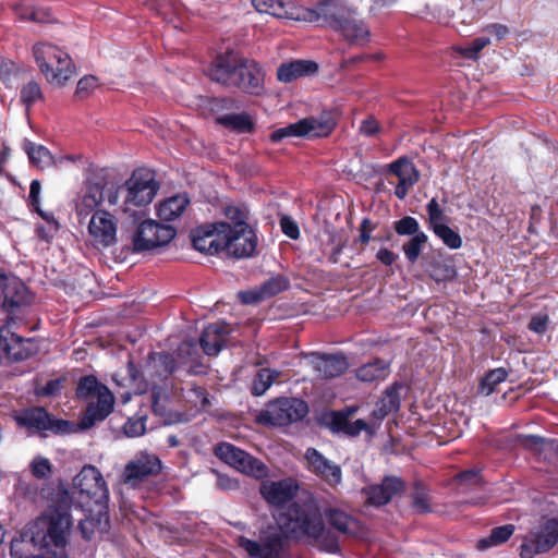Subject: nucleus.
Instances as JSON below:
<instances>
[{
    "mask_svg": "<svg viewBox=\"0 0 558 558\" xmlns=\"http://www.w3.org/2000/svg\"><path fill=\"white\" fill-rule=\"evenodd\" d=\"M207 74L221 85L235 87L254 95H258L263 89L265 75L256 61L241 58L232 52L216 57L210 63Z\"/></svg>",
    "mask_w": 558,
    "mask_h": 558,
    "instance_id": "f257e3e1",
    "label": "nucleus"
},
{
    "mask_svg": "<svg viewBox=\"0 0 558 558\" xmlns=\"http://www.w3.org/2000/svg\"><path fill=\"white\" fill-rule=\"evenodd\" d=\"M311 22H323L351 45L364 46L371 32L355 9L337 0H323L314 10L308 11Z\"/></svg>",
    "mask_w": 558,
    "mask_h": 558,
    "instance_id": "f03ea898",
    "label": "nucleus"
},
{
    "mask_svg": "<svg viewBox=\"0 0 558 558\" xmlns=\"http://www.w3.org/2000/svg\"><path fill=\"white\" fill-rule=\"evenodd\" d=\"M283 525L293 538H308L318 544L320 549L331 554L339 549L338 538L327 530L323 513L318 509L293 504Z\"/></svg>",
    "mask_w": 558,
    "mask_h": 558,
    "instance_id": "7ed1b4c3",
    "label": "nucleus"
},
{
    "mask_svg": "<svg viewBox=\"0 0 558 558\" xmlns=\"http://www.w3.org/2000/svg\"><path fill=\"white\" fill-rule=\"evenodd\" d=\"M70 496L64 492L59 498V505L49 509L40 522L46 525V532L33 533L31 542L43 548L65 549L72 526V517L68 507Z\"/></svg>",
    "mask_w": 558,
    "mask_h": 558,
    "instance_id": "20e7f679",
    "label": "nucleus"
},
{
    "mask_svg": "<svg viewBox=\"0 0 558 558\" xmlns=\"http://www.w3.org/2000/svg\"><path fill=\"white\" fill-rule=\"evenodd\" d=\"M33 56L46 81L57 87L75 74V66L70 54L50 43H37L33 47Z\"/></svg>",
    "mask_w": 558,
    "mask_h": 558,
    "instance_id": "39448f33",
    "label": "nucleus"
},
{
    "mask_svg": "<svg viewBox=\"0 0 558 558\" xmlns=\"http://www.w3.org/2000/svg\"><path fill=\"white\" fill-rule=\"evenodd\" d=\"M124 201L122 210L132 211L133 207H144L151 203L159 190L155 173L148 169L135 170L123 185Z\"/></svg>",
    "mask_w": 558,
    "mask_h": 558,
    "instance_id": "423d86ee",
    "label": "nucleus"
},
{
    "mask_svg": "<svg viewBox=\"0 0 558 558\" xmlns=\"http://www.w3.org/2000/svg\"><path fill=\"white\" fill-rule=\"evenodd\" d=\"M335 128V121L330 114L310 117L274 131L270 135L272 142H280L286 137H323L329 135Z\"/></svg>",
    "mask_w": 558,
    "mask_h": 558,
    "instance_id": "0eeeda50",
    "label": "nucleus"
},
{
    "mask_svg": "<svg viewBox=\"0 0 558 558\" xmlns=\"http://www.w3.org/2000/svg\"><path fill=\"white\" fill-rule=\"evenodd\" d=\"M219 231L223 232V250L235 258L251 257L257 246V236L247 223L231 227L227 222H219Z\"/></svg>",
    "mask_w": 558,
    "mask_h": 558,
    "instance_id": "6e6552de",
    "label": "nucleus"
},
{
    "mask_svg": "<svg viewBox=\"0 0 558 558\" xmlns=\"http://www.w3.org/2000/svg\"><path fill=\"white\" fill-rule=\"evenodd\" d=\"M235 543L247 558H284L282 555L284 541L276 529L264 531L258 539L238 536Z\"/></svg>",
    "mask_w": 558,
    "mask_h": 558,
    "instance_id": "1a4fd4ad",
    "label": "nucleus"
},
{
    "mask_svg": "<svg viewBox=\"0 0 558 558\" xmlns=\"http://www.w3.org/2000/svg\"><path fill=\"white\" fill-rule=\"evenodd\" d=\"M175 236V230L171 226L158 223L147 219L142 221L132 235L134 252L149 251L168 244Z\"/></svg>",
    "mask_w": 558,
    "mask_h": 558,
    "instance_id": "9d476101",
    "label": "nucleus"
},
{
    "mask_svg": "<svg viewBox=\"0 0 558 558\" xmlns=\"http://www.w3.org/2000/svg\"><path fill=\"white\" fill-rule=\"evenodd\" d=\"M214 452L217 458L244 474L258 478L265 476L267 473V469L262 461L232 444H218Z\"/></svg>",
    "mask_w": 558,
    "mask_h": 558,
    "instance_id": "9b49d317",
    "label": "nucleus"
},
{
    "mask_svg": "<svg viewBox=\"0 0 558 558\" xmlns=\"http://www.w3.org/2000/svg\"><path fill=\"white\" fill-rule=\"evenodd\" d=\"M73 487L95 505H107L109 489L101 472L92 464H86L73 480Z\"/></svg>",
    "mask_w": 558,
    "mask_h": 558,
    "instance_id": "f8f14e48",
    "label": "nucleus"
},
{
    "mask_svg": "<svg viewBox=\"0 0 558 558\" xmlns=\"http://www.w3.org/2000/svg\"><path fill=\"white\" fill-rule=\"evenodd\" d=\"M308 413L307 403L298 398H281L271 402L263 418L276 426H286L303 420Z\"/></svg>",
    "mask_w": 558,
    "mask_h": 558,
    "instance_id": "ddd939ff",
    "label": "nucleus"
},
{
    "mask_svg": "<svg viewBox=\"0 0 558 558\" xmlns=\"http://www.w3.org/2000/svg\"><path fill=\"white\" fill-rule=\"evenodd\" d=\"M87 230L94 247L107 248L117 243L118 220L106 210H96L90 216Z\"/></svg>",
    "mask_w": 558,
    "mask_h": 558,
    "instance_id": "4468645a",
    "label": "nucleus"
},
{
    "mask_svg": "<svg viewBox=\"0 0 558 558\" xmlns=\"http://www.w3.org/2000/svg\"><path fill=\"white\" fill-rule=\"evenodd\" d=\"M306 469L331 487L342 483V470L339 464L326 458L315 448H307L304 453Z\"/></svg>",
    "mask_w": 558,
    "mask_h": 558,
    "instance_id": "2eb2a0df",
    "label": "nucleus"
},
{
    "mask_svg": "<svg viewBox=\"0 0 558 558\" xmlns=\"http://www.w3.org/2000/svg\"><path fill=\"white\" fill-rule=\"evenodd\" d=\"M0 348L7 357L23 361L35 355L38 343L33 338H22L13 333L8 325L0 327Z\"/></svg>",
    "mask_w": 558,
    "mask_h": 558,
    "instance_id": "dca6fc26",
    "label": "nucleus"
},
{
    "mask_svg": "<svg viewBox=\"0 0 558 558\" xmlns=\"http://www.w3.org/2000/svg\"><path fill=\"white\" fill-rule=\"evenodd\" d=\"M160 469L161 463L157 456L141 453L125 465L123 483L135 488L149 476L157 474Z\"/></svg>",
    "mask_w": 558,
    "mask_h": 558,
    "instance_id": "f3484780",
    "label": "nucleus"
},
{
    "mask_svg": "<svg viewBox=\"0 0 558 558\" xmlns=\"http://www.w3.org/2000/svg\"><path fill=\"white\" fill-rule=\"evenodd\" d=\"M389 174L397 178L395 185V195L398 199L403 201L409 191L418 182L420 172L415 165L405 156L398 158L387 166Z\"/></svg>",
    "mask_w": 558,
    "mask_h": 558,
    "instance_id": "a211bd4d",
    "label": "nucleus"
},
{
    "mask_svg": "<svg viewBox=\"0 0 558 558\" xmlns=\"http://www.w3.org/2000/svg\"><path fill=\"white\" fill-rule=\"evenodd\" d=\"M16 422L36 430H51L56 434H63L69 430L70 424L64 420H53L44 408L35 407L23 411L16 416Z\"/></svg>",
    "mask_w": 558,
    "mask_h": 558,
    "instance_id": "6ab92c4d",
    "label": "nucleus"
},
{
    "mask_svg": "<svg viewBox=\"0 0 558 558\" xmlns=\"http://www.w3.org/2000/svg\"><path fill=\"white\" fill-rule=\"evenodd\" d=\"M31 301L25 283L14 275H0V305L13 311Z\"/></svg>",
    "mask_w": 558,
    "mask_h": 558,
    "instance_id": "aec40b11",
    "label": "nucleus"
},
{
    "mask_svg": "<svg viewBox=\"0 0 558 558\" xmlns=\"http://www.w3.org/2000/svg\"><path fill=\"white\" fill-rule=\"evenodd\" d=\"M311 366L316 373V376L322 379H329L343 374L349 364L343 354H325L312 352L305 356Z\"/></svg>",
    "mask_w": 558,
    "mask_h": 558,
    "instance_id": "412c9836",
    "label": "nucleus"
},
{
    "mask_svg": "<svg viewBox=\"0 0 558 558\" xmlns=\"http://www.w3.org/2000/svg\"><path fill=\"white\" fill-rule=\"evenodd\" d=\"M298 490L299 486L291 478L265 481L259 488L263 498L276 508L290 502L296 496Z\"/></svg>",
    "mask_w": 558,
    "mask_h": 558,
    "instance_id": "4be33fe9",
    "label": "nucleus"
},
{
    "mask_svg": "<svg viewBox=\"0 0 558 558\" xmlns=\"http://www.w3.org/2000/svg\"><path fill=\"white\" fill-rule=\"evenodd\" d=\"M174 368L175 360L170 353H150L144 369L147 386H157L160 381L166 380L174 372Z\"/></svg>",
    "mask_w": 558,
    "mask_h": 558,
    "instance_id": "5701e85b",
    "label": "nucleus"
},
{
    "mask_svg": "<svg viewBox=\"0 0 558 558\" xmlns=\"http://www.w3.org/2000/svg\"><path fill=\"white\" fill-rule=\"evenodd\" d=\"M403 482L396 476H387L380 484L365 487L363 493L366 496L367 504L372 506H384L388 504L393 496L402 492Z\"/></svg>",
    "mask_w": 558,
    "mask_h": 558,
    "instance_id": "b1692460",
    "label": "nucleus"
},
{
    "mask_svg": "<svg viewBox=\"0 0 558 558\" xmlns=\"http://www.w3.org/2000/svg\"><path fill=\"white\" fill-rule=\"evenodd\" d=\"M114 399L109 389L88 400V405L81 421L84 429L90 428L96 422L104 421L113 410Z\"/></svg>",
    "mask_w": 558,
    "mask_h": 558,
    "instance_id": "393cba45",
    "label": "nucleus"
},
{
    "mask_svg": "<svg viewBox=\"0 0 558 558\" xmlns=\"http://www.w3.org/2000/svg\"><path fill=\"white\" fill-rule=\"evenodd\" d=\"M219 228V222L207 227V229L197 228L192 235L193 247L210 255L223 250V232H220Z\"/></svg>",
    "mask_w": 558,
    "mask_h": 558,
    "instance_id": "a878e982",
    "label": "nucleus"
},
{
    "mask_svg": "<svg viewBox=\"0 0 558 558\" xmlns=\"http://www.w3.org/2000/svg\"><path fill=\"white\" fill-rule=\"evenodd\" d=\"M318 64L311 60H292L281 63L277 69V78L282 83H291L298 78L317 73Z\"/></svg>",
    "mask_w": 558,
    "mask_h": 558,
    "instance_id": "bb28decb",
    "label": "nucleus"
},
{
    "mask_svg": "<svg viewBox=\"0 0 558 558\" xmlns=\"http://www.w3.org/2000/svg\"><path fill=\"white\" fill-rule=\"evenodd\" d=\"M97 507L95 514L86 515L78 521V530L82 536L90 541L95 535L102 534L109 529V517L107 505H95Z\"/></svg>",
    "mask_w": 558,
    "mask_h": 558,
    "instance_id": "cd10ccee",
    "label": "nucleus"
},
{
    "mask_svg": "<svg viewBox=\"0 0 558 558\" xmlns=\"http://www.w3.org/2000/svg\"><path fill=\"white\" fill-rule=\"evenodd\" d=\"M228 340V330L222 324H211L204 328L199 343L205 354L217 355Z\"/></svg>",
    "mask_w": 558,
    "mask_h": 558,
    "instance_id": "c85d7f7f",
    "label": "nucleus"
},
{
    "mask_svg": "<svg viewBox=\"0 0 558 558\" xmlns=\"http://www.w3.org/2000/svg\"><path fill=\"white\" fill-rule=\"evenodd\" d=\"M105 201V185L101 182H90L86 191L76 204V214L80 218H86L98 210V206Z\"/></svg>",
    "mask_w": 558,
    "mask_h": 558,
    "instance_id": "c756f323",
    "label": "nucleus"
},
{
    "mask_svg": "<svg viewBox=\"0 0 558 558\" xmlns=\"http://www.w3.org/2000/svg\"><path fill=\"white\" fill-rule=\"evenodd\" d=\"M354 410L350 409L348 412H333L331 414L330 426L333 432L343 433L348 436H357L362 430L373 434L372 428L364 420L350 421L349 417L353 414Z\"/></svg>",
    "mask_w": 558,
    "mask_h": 558,
    "instance_id": "7c9ffc66",
    "label": "nucleus"
},
{
    "mask_svg": "<svg viewBox=\"0 0 558 558\" xmlns=\"http://www.w3.org/2000/svg\"><path fill=\"white\" fill-rule=\"evenodd\" d=\"M530 544L537 545L542 553L549 551L558 542V519L545 521L537 530L530 532Z\"/></svg>",
    "mask_w": 558,
    "mask_h": 558,
    "instance_id": "2f4dec72",
    "label": "nucleus"
},
{
    "mask_svg": "<svg viewBox=\"0 0 558 558\" xmlns=\"http://www.w3.org/2000/svg\"><path fill=\"white\" fill-rule=\"evenodd\" d=\"M323 514L329 525L343 535H355L360 530L359 521L343 510L326 508Z\"/></svg>",
    "mask_w": 558,
    "mask_h": 558,
    "instance_id": "473e14b6",
    "label": "nucleus"
},
{
    "mask_svg": "<svg viewBox=\"0 0 558 558\" xmlns=\"http://www.w3.org/2000/svg\"><path fill=\"white\" fill-rule=\"evenodd\" d=\"M190 204L186 194H178L165 199L158 207V217L163 221H172L179 218Z\"/></svg>",
    "mask_w": 558,
    "mask_h": 558,
    "instance_id": "72a5a7b5",
    "label": "nucleus"
},
{
    "mask_svg": "<svg viewBox=\"0 0 558 558\" xmlns=\"http://www.w3.org/2000/svg\"><path fill=\"white\" fill-rule=\"evenodd\" d=\"M389 374V364L380 359H375L356 369V378L361 381L372 383L383 380Z\"/></svg>",
    "mask_w": 558,
    "mask_h": 558,
    "instance_id": "f704fd0d",
    "label": "nucleus"
},
{
    "mask_svg": "<svg viewBox=\"0 0 558 558\" xmlns=\"http://www.w3.org/2000/svg\"><path fill=\"white\" fill-rule=\"evenodd\" d=\"M24 150L27 154L31 163L38 169L44 170L54 163L53 156L44 145L35 144L31 141H25Z\"/></svg>",
    "mask_w": 558,
    "mask_h": 558,
    "instance_id": "c9c22d12",
    "label": "nucleus"
},
{
    "mask_svg": "<svg viewBox=\"0 0 558 558\" xmlns=\"http://www.w3.org/2000/svg\"><path fill=\"white\" fill-rule=\"evenodd\" d=\"M513 532V524H506L494 527L487 537H484L478 541L477 547L478 549H487L489 547L501 545L512 536Z\"/></svg>",
    "mask_w": 558,
    "mask_h": 558,
    "instance_id": "e433bc0d",
    "label": "nucleus"
},
{
    "mask_svg": "<svg viewBox=\"0 0 558 558\" xmlns=\"http://www.w3.org/2000/svg\"><path fill=\"white\" fill-rule=\"evenodd\" d=\"M508 372L504 367L495 368L488 372L480 381L477 391L482 396H490L496 386L507 379Z\"/></svg>",
    "mask_w": 558,
    "mask_h": 558,
    "instance_id": "4c0bfd02",
    "label": "nucleus"
},
{
    "mask_svg": "<svg viewBox=\"0 0 558 558\" xmlns=\"http://www.w3.org/2000/svg\"><path fill=\"white\" fill-rule=\"evenodd\" d=\"M12 8L23 20H29L37 23H49L52 21L51 13L47 9L24 8L20 1L12 3Z\"/></svg>",
    "mask_w": 558,
    "mask_h": 558,
    "instance_id": "58836bf2",
    "label": "nucleus"
},
{
    "mask_svg": "<svg viewBox=\"0 0 558 558\" xmlns=\"http://www.w3.org/2000/svg\"><path fill=\"white\" fill-rule=\"evenodd\" d=\"M278 375V372L269 368L259 369L252 384V395L256 397L263 396L275 383Z\"/></svg>",
    "mask_w": 558,
    "mask_h": 558,
    "instance_id": "ea45409f",
    "label": "nucleus"
},
{
    "mask_svg": "<svg viewBox=\"0 0 558 558\" xmlns=\"http://www.w3.org/2000/svg\"><path fill=\"white\" fill-rule=\"evenodd\" d=\"M102 389H108L105 385L100 384L96 377H83L76 388V396L82 399L90 400L96 396L102 393Z\"/></svg>",
    "mask_w": 558,
    "mask_h": 558,
    "instance_id": "a19ab883",
    "label": "nucleus"
},
{
    "mask_svg": "<svg viewBox=\"0 0 558 558\" xmlns=\"http://www.w3.org/2000/svg\"><path fill=\"white\" fill-rule=\"evenodd\" d=\"M219 123L234 131L246 133L253 129V122L246 113H230L218 118Z\"/></svg>",
    "mask_w": 558,
    "mask_h": 558,
    "instance_id": "79ce46f5",
    "label": "nucleus"
},
{
    "mask_svg": "<svg viewBox=\"0 0 558 558\" xmlns=\"http://www.w3.org/2000/svg\"><path fill=\"white\" fill-rule=\"evenodd\" d=\"M427 235L424 232H421L417 235L411 236V239L403 244V253L405 258L410 263H415L417 258L420 257L423 248L425 247L427 243Z\"/></svg>",
    "mask_w": 558,
    "mask_h": 558,
    "instance_id": "37998d69",
    "label": "nucleus"
},
{
    "mask_svg": "<svg viewBox=\"0 0 558 558\" xmlns=\"http://www.w3.org/2000/svg\"><path fill=\"white\" fill-rule=\"evenodd\" d=\"M432 230L449 248L458 250L462 246V239L460 234L449 226L445 223L435 225Z\"/></svg>",
    "mask_w": 558,
    "mask_h": 558,
    "instance_id": "c03bdc74",
    "label": "nucleus"
},
{
    "mask_svg": "<svg viewBox=\"0 0 558 558\" xmlns=\"http://www.w3.org/2000/svg\"><path fill=\"white\" fill-rule=\"evenodd\" d=\"M253 7L260 13L270 14L276 17H286L288 12L281 0H252Z\"/></svg>",
    "mask_w": 558,
    "mask_h": 558,
    "instance_id": "a18cd8bd",
    "label": "nucleus"
},
{
    "mask_svg": "<svg viewBox=\"0 0 558 558\" xmlns=\"http://www.w3.org/2000/svg\"><path fill=\"white\" fill-rule=\"evenodd\" d=\"M490 43L488 37H477L470 44L459 47L457 51L465 59L476 60L480 52Z\"/></svg>",
    "mask_w": 558,
    "mask_h": 558,
    "instance_id": "49530a36",
    "label": "nucleus"
},
{
    "mask_svg": "<svg viewBox=\"0 0 558 558\" xmlns=\"http://www.w3.org/2000/svg\"><path fill=\"white\" fill-rule=\"evenodd\" d=\"M393 229L399 235H409L414 236L420 234L422 231L420 230L418 221L411 216H405L393 222Z\"/></svg>",
    "mask_w": 558,
    "mask_h": 558,
    "instance_id": "de8ad7c7",
    "label": "nucleus"
},
{
    "mask_svg": "<svg viewBox=\"0 0 558 558\" xmlns=\"http://www.w3.org/2000/svg\"><path fill=\"white\" fill-rule=\"evenodd\" d=\"M457 272L452 266L435 263L429 270V277L437 283L452 280Z\"/></svg>",
    "mask_w": 558,
    "mask_h": 558,
    "instance_id": "09e8293b",
    "label": "nucleus"
},
{
    "mask_svg": "<svg viewBox=\"0 0 558 558\" xmlns=\"http://www.w3.org/2000/svg\"><path fill=\"white\" fill-rule=\"evenodd\" d=\"M41 98H43V92H41L40 85L35 81L28 82L21 89V100L27 107L32 106L33 104L40 100Z\"/></svg>",
    "mask_w": 558,
    "mask_h": 558,
    "instance_id": "8fccbe9b",
    "label": "nucleus"
},
{
    "mask_svg": "<svg viewBox=\"0 0 558 558\" xmlns=\"http://www.w3.org/2000/svg\"><path fill=\"white\" fill-rule=\"evenodd\" d=\"M400 402L395 391L387 390L386 395L381 398L378 403L379 417L383 418L389 413L397 412Z\"/></svg>",
    "mask_w": 558,
    "mask_h": 558,
    "instance_id": "3c124183",
    "label": "nucleus"
},
{
    "mask_svg": "<svg viewBox=\"0 0 558 558\" xmlns=\"http://www.w3.org/2000/svg\"><path fill=\"white\" fill-rule=\"evenodd\" d=\"M31 472L38 480H47L51 474V463L47 458L36 457L31 463Z\"/></svg>",
    "mask_w": 558,
    "mask_h": 558,
    "instance_id": "603ef678",
    "label": "nucleus"
},
{
    "mask_svg": "<svg viewBox=\"0 0 558 558\" xmlns=\"http://www.w3.org/2000/svg\"><path fill=\"white\" fill-rule=\"evenodd\" d=\"M146 416L131 417L123 426L124 434L128 437H138L146 432Z\"/></svg>",
    "mask_w": 558,
    "mask_h": 558,
    "instance_id": "864d4df0",
    "label": "nucleus"
},
{
    "mask_svg": "<svg viewBox=\"0 0 558 558\" xmlns=\"http://www.w3.org/2000/svg\"><path fill=\"white\" fill-rule=\"evenodd\" d=\"M288 287V281L283 277H274L266 281L262 287V296L270 298Z\"/></svg>",
    "mask_w": 558,
    "mask_h": 558,
    "instance_id": "5fc2aeb1",
    "label": "nucleus"
},
{
    "mask_svg": "<svg viewBox=\"0 0 558 558\" xmlns=\"http://www.w3.org/2000/svg\"><path fill=\"white\" fill-rule=\"evenodd\" d=\"M412 506L418 513H426L430 510L427 495L422 485H416L415 487Z\"/></svg>",
    "mask_w": 558,
    "mask_h": 558,
    "instance_id": "6e6d98bb",
    "label": "nucleus"
},
{
    "mask_svg": "<svg viewBox=\"0 0 558 558\" xmlns=\"http://www.w3.org/2000/svg\"><path fill=\"white\" fill-rule=\"evenodd\" d=\"M457 483L460 486H480L483 480L478 470H468L457 475Z\"/></svg>",
    "mask_w": 558,
    "mask_h": 558,
    "instance_id": "4d7b16f0",
    "label": "nucleus"
},
{
    "mask_svg": "<svg viewBox=\"0 0 558 558\" xmlns=\"http://www.w3.org/2000/svg\"><path fill=\"white\" fill-rule=\"evenodd\" d=\"M46 220L47 226H37L36 233L38 238L49 242L58 230V222L52 218L39 213Z\"/></svg>",
    "mask_w": 558,
    "mask_h": 558,
    "instance_id": "13d9d810",
    "label": "nucleus"
},
{
    "mask_svg": "<svg viewBox=\"0 0 558 558\" xmlns=\"http://www.w3.org/2000/svg\"><path fill=\"white\" fill-rule=\"evenodd\" d=\"M549 322H550V319L547 314H537V315L532 316V318L527 325V328L532 332H535L537 335H543L546 332Z\"/></svg>",
    "mask_w": 558,
    "mask_h": 558,
    "instance_id": "bf43d9fd",
    "label": "nucleus"
},
{
    "mask_svg": "<svg viewBox=\"0 0 558 558\" xmlns=\"http://www.w3.org/2000/svg\"><path fill=\"white\" fill-rule=\"evenodd\" d=\"M426 209L432 228H434L435 225L442 223L441 221L444 219V211L438 202L436 201V198H432L429 201V203L426 206Z\"/></svg>",
    "mask_w": 558,
    "mask_h": 558,
    "instance_id": "052dcab7",
    "label": "nucleus"
},
{
    "mask_svg": "<svg viewBox=\"0 0 558 558\" xmlns=\"http://www.w3.org/2000/svg\"><path fill=\"white\" fill-rule=\"evenodd\" d=\"M379 131V123L373 116L364 119L359 126V133L367 137L376 135Z\"/></svg>",
    "mask_w": 558,
    "mask_h": 558,
    "instance_id": "680f3d73",
    "label": "nucleus"
},
{
    "mask_svg": "<svg viewBox=\"0 0 558 558\" xmlns=\"http://www.w3.org/2000/svg\"><path fill=\"white\" fill-rule=\"evenodd\" d=\"M280 227L284 235L292 240H296L300 236V229L296 222L288 216H283L280 219Z\"/></svg>",
    "mask_w": 558,
    "mask_h": 558,
    "instance_id": "e2e57ef3",
    "label": "nucleus"
},
{
    "mask_svg": "<svg viewBox=\"0 0 558 558\" xmlns=\"http://www.w3.org/2000/svg\"><path fill=\"white\" fill-rule=\"evenodd\" d=\"M98 86V78L93 75L82 77L76 87V94L80 96H87L92 90Z\"/></svg>",
    "mask_w": 558,
    "mask_h": 558,
    "instance_id": "0e129e2a",
    "label": "nucleus"
},
{
    "mask_svg": "<svg viewBox=\"0 0 558 558\" xmlns=\"http://www.w3.org/2000/svg\"><path fill=\"white\" fill-rule=\"evenodd\" d=\"M228 219L233 222L232 227H236L240 223H246V211L238 206H228L225 210Z\"/></svg>",
    "mask_w": 558,
    "mask_h": 558,
    "instance_id": "69168bd1",
    "label": "nucleus"
},
{
    "mask_svg": "<svg viewBox=\"0 0 558 558\" xmlns=\"http://www.w3.org/2000/svg\"><path fill=\"white\" fill-rule=\"evenodd\" d=\"M213 473L217 476V487L222 490H234L239 487V484L235 480L229 477L228 475L221 474L217 471H213Z\"/></svg>",
    "mask_w": 558,
    "mask_h": 558,
    "instance_id": "338daca9",
    "label": "nucleus"
},
{
    "mask_svg": "<svg viewBox=\"0 0 558 558\" xmlns=\"http://www.w3.org/2000/svg\"><path fill=\"white\" fill-rule=\"evenodd\" d=\"M41 553L34 556V558H69L65 549H52L50 547H40Z\"/></svg>",
    "mask_w": 558,
    "mask_h": 558,
    "instance_id": "774afa93",
    "label": "nucleus"
}]
</instances>
